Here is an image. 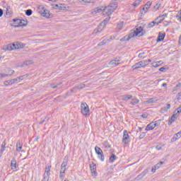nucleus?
<instances>
[{"label": "nucleus", "mask_w": 181, "mask_h": 181, "mask_svg": "<svg viewBox=\"0 0 181 181\" xmlns=\"http://www.w3.org/2000/svg\"><path fill=\"white\" fill-rule=\"evenodd\" d=\"M144 35H145L144 27L137 25L136 26L135 30L129 35H126L121 38L120 42H129V40L132 39V37H135L136 36H138V37H141V36H144Z\"/></svg>", "instance_id": "f257e3e1"}, {"label": "nucleus", "mask_w": 181, "mask_h": 181, "mask_svg": "<svg viewBox=\"0 0 181 181\" xmlns=\"http://www.w3.org/2000/svg\"><path fill=\"white\" fill-rule=\"evenodd\" d=\"M95 152L98 155V158L100 159V160H101V162H104V160H105V156H104V152H103L101 148L95 146Z\"/></svg>", "instance_id": "f03ea898"}, {"label": "nucleus", "mask_w": 181, "mask_h": 181, "mask_svg": "<svg viewBox=\"0 0 181 181\" xmlns=\"http://www.w3.org/2000/svg\"><path fill=\"white\" fill-rule=\"evenodd\" d=\"M81 110L83 115H88V112H90V109L88 108V105H87V103H81Z\"/></svg>", "instance_id": "7ed1b4c3"}, {"label": "nucleus", "mask_w": 181, "mask_h": 181, "mask_svg": "<svg viewBox=\"0 0 181 181\" xmlns=\"http://www.w3.org/2000/svg\"><path fill=\"white\" fill-rule=\"evenodd\" d=\"M67 163H69V157L65 156L61 165L60 173H66V166H67Z\"/></svg>", "instance_id": "20e7f679"}, {"label": "nucleus", "mask_w": 181, "mask_h": 181, "mask_svg": "<svg viewBox=\"0 0 181 181\" xmlns=\"http://www.w3.org/2000/svg\"><path fill=\"white\" fill-rule=\"evenodd\" d=\"M108 21H110V19L106 18L100 24L98 25L97 33H100V32L103 31L104 28H105V25L108 23Z\"/></svg>", "instance_id": "39448f33"}, {"label": "nucleus", "mask_w": 181, "mask_h": 181, "mask_svg": "<svg viewBox=\"0 0 181 181\" xmlns=\"http://www.w3.org/2000/svg\"><path fill=\"white\" fill-rule=\"evenodd\" d=\"M20 47H22L21 46V43H18V44H16V45H15V44H10V45H8L4 49V50H6V51H11V50H15V49H19Z\"/></svg>", "instance_id": "423d86ee"}, {"label": "nucleus", "mask_w": 181, "mask_h": 181, "mask_svg": "<svg viewBox=\"0 0 181 181\" xmlns=\"http://www.w3.org/2000/svg\"><path fill=\"white\" fill-rule=\"evenodd\" d=\"M115 11V10H114V8H112L110 6H105V8H103V12H105V15H107V16H110V15H112V13H114Z\"/></svg>", "instance_id": "0eeeda50"}, {"label": "nucleus", "mask_w": 181, "mask_h": 181, "mask_svg": "<svg viewBox=\"0 0 181 181\" xmlns=\"http://www.w3.org/2000/svg\"><path fill=\"white\" fill-rule=\"evenodd\" d=\"M149 172V170L146 169L144 170L141 174H139L136 178L135 180H141V179H144L146 175H148Z\"/></svg>", "instance_id": "6e6552de"}, {"label": "nucleus", "mask_w": 181, "mask_h": 181, "mask_svg": "<svg viewBox=\"0 0 181 181\" xmlns=\"http://www.w3.org/2000/svg\"><path fill=\"white\" fill-rule=\"evenodd\" d=\"M90 169L92 173V176H97V165L92 163L90 164Z\"/></svg>", "instance_id": "1a4fd4ad"}, {"label": "nucleus", "mask_w": 181, "mask_h": 181, "mask_svg": "<svg viewBox=\"0 0 181 181\" xmlns=\"http://www.w3.org/2000/svg\"><path fill=\"white\" fill-rule=\"evenodd\" d=\"M128 138H129V135H128V132L127 130H124L123 133V139H122V142L123 144H124V145L128 144Z\"/></svg>", "instance_id": "9d476101"}, {"label": "nucleus", "mask_w": 181, "mask_h": 181, "mask_svg": "<svg viewBox=\"0 0 181 181\" xmlns=\"http://www.w3.org/2000/svg\"><path fill=\"white\" fill-rule=\"evenodd\" d=\"M177 117H179L177 112H176V114L173 115L172 117L168 119V125H172V123L176 121Z\"/></svg>", "instance_id": "9b49d317"}, {"label": "nucleus", "mask_w": 181, "mask_h": 181, "mask_svg": "<svg viewBox=\"0 0 181 181\" xmlns=\"http://www.w3.org/2000/svg\"><path fill=\"white\" fill-rule=\"evenodd\" d=\"M28 22L25 20H21L19 19L18 25H15V28H21L23 26H27Z\"/></svg>", "instance_id": "f8f14e48"}, {"label": "nucleus", "mask_w": 181, "mask_h": 181, "mask_svg": "<svg viewBox=\"0 0 181 181\" xmlns=\"http://www.w3.org/2000/svg\"><path fill=\"white\" fill-rule=\"evenodd\" d=\"M10 166L12 170H14L15 172H16V169H18V164L16 163V160H15V158H13L11 160Z\"/></svg>", "instance_id": "ddd939ff"}, {"label": "nucleus", "mask_w": 181, "mask_h": 181, "mask_svg": "<svg viewBox=\"0 0 181 181\" xmlns=\"http://www.w3.org/2000/svg\"><path fill=\"white\" fill-rule=\"evenodd\" d=\"M163 163H165V162H163V161H160V163H157L156 165H154L152 168L151 172L153 173H155V172H156V170L159 169V168H160V166H162V165H163Z\"/></svg>", "instance_id": "4468645a"}, {"label": "nucleus", "mask_w": 181, "mask_h": 181, "mask_svg": "<svg viewBox=\"0 0 181 181\" xmlns=\"http://www.w3.org/2000/svg\"><path fill=\"white\" fill-rule=\"evenodd\" d=\"M119 62L120 60L119 59H112V61H110L109 62V65L110 66H112V67H115V66H119Z\"/></svg>", "instance_id": "2eb2a0df"}, {"label": "nucleus", "mask_w": 181, "mask_h": 181, "mask_svg": "<svg viewBox=\"0 0 181 181\" xmlns=\"http://www.w3.org/2000/svg\"><path fill=\"white\" fill-rule=\"evenodd\" d=\"M6 74H1L2 77H9L11 76H12V74H13V73H15V71L12 70V69H8L7 71H6Z\"/></svg>", "instance_id": "dca6fc26"}, {"label": "nucleus", "mask_w": 181, "mask_h": 181, "mask_svg": "<svg viewBox=\"0 0 181 181\" xmlns=\"http://www.w3.org/2000/svg\"><path fill=\"white\" fill-rule=\"evenodd\" d=\"M155 128H156L155 122H153L146 126V131H152V130L155 129Z\"/></svg>", "instance_id": "f3484780"}, {"label": "nucleus", "mask_w": 181, "mask_h": 181, "mask_svg": "<svg viewBox=\"0 0 181 181\" xmlns=\"http://www.w3.org/2000/svg\"><path fill=\"white\" fill-rule=\"evenodd\" d=\"M165 36H166V34L159 33L158 36L157 40H156V42L158 43H159V42H162L165 39Z\"/></svg>", "instance_id": "a211bd4d"}, {"label": "nucleus", "mask_w": 181, "mask_h": 181, "mask_svg": "<svg viewBox=\"0 0 181 181\" xmlns=\"http://www.w3.org/2000/svg\"><path fill=\"white\" fill-rule=\"evenodd\" d=\"M100 12H104V7L102 8H96L93 9L91 12L92 15H95V13H100Z\"/></svg>", "instance_id": "6ab92c4d"}, {"label": "nucleus", "mask_w": 181, "mask_h": 181, "mask_svg": "<svg viewBox=\"0 0 181 181\" xmlns=\"http://www.w3.org/2000/svg\"><path fill=\"white\" fill-rule=\"evenodd\" d=\"M166 16H168V14L164 13V14L157 17L155 21H158V19H160V21L157 23V25H159V23H161L162 21L165 20V18H166Z\"/></svg>", "instance_id": "aec40b11"}, {"label": "nucleus", "mask_w": 181, "mask_h": 181, "mask_svg": "<svg viewBox=\"0 0 181 181\" xmlns=\"http://www.w3.org/2000/svg\"><path fill=\"white\" fill-rule=\"evenodd\" d=\"M52 168V165H49L47 164L45 167V173L44 174L45 176H50V169Z\"/></svg>", "instance_id": "412c9836"}, {"label": "nucleus", "mask_w": 181, "mask_h": 181, "mask_svg": "<svg viewBox=\"0 0 181 181\" xmlns=\"http://www.w3.org/2000/svg\"><path fill=\"white\" fill-rule=\"evenodd\" d=\"M109 6L110 8H112L115 11L118 8V3L114 1H112Z\"/></svg>", "instance_id": "4be33fe9"}, {"label": "nucleus", "mask_w": 181, "mask_h": 181, "mask_svg": "<svg viewBox=\"0 0 181 181\" xmlns=\"http://www.w3.org/2000/svg\"><path fill=\"white\" fill-rule=\"evenodd\" d=\"M117 159H118V157L115 156V154H112L109 158V162L110 163H114Z\"/></svg>", "instance_id": "5701e85b"}, {"label": "nucleus", "mask_w": 181, "mask_h": 181, "mask_svg": "<svg viewBox=\"0 0 181 181\" xmlns=\"http://www.w3.org/2000/svg\"><path fill=\"white\" fill-rule=\"evenodd\" d=\"M168 110H170V104L169 103L165 105V106L161 108V112H166Z\"/></svg>", "instance_id": "b1692460"}, {"label": "nucleus", "mask_w": 181, "mask_h": 181, "mask_svg": "<svg viewBox=\"0 0 181 181\" xmlns=\"http://www.w3.org/2000/svg\"><path fill=\"white\" fill-rule=\"evenodd\" d=\"M132 95H124L122 96V101H129V100L132 99Z\"/></svg>", "instance_id": "393cba45"}, {"label": "nucleus", "mask_w": 181, "mask_h": 181, "mask_svg": "<svg viewBox=\"0 0 181 181\" xmlns=\"http://www.w3.org/2000/svg\"><path fill=\"white\" fill-rule=\"evenodd\" d=\"M142 67V65L141 64V62L136 63L134 65L132 66V69L133 70H136L137 69H141Z\"/></svg>", "instance_id": "a878e982"}, {"label": "nucleus", "mask_w": 181, "mask_h": 181, "mask_svg": "<svg viewBox=\"0 0 181 181\" xmlns=\"http://www.w3.org/2000/svg\"><path fill=\"white\" fill-rule=\"evenodd\" d=\"M22 148H23V144L21 143V141H18L16 144V151L17 152H19L20 151H22Z\"/></svg>", "instance_id": "bb28decb"}, {"label": "nucleus", "mask_w": 181, "mask_h": 181, "mask_svg": "<svg viewBox=\"0 0 181 181\" xmlns=\"http://www.w3.org/2000/svg\"><path fill=\"white\" fill-rule=\"evenodd\" d=\"M181 87V83H178L173 88V94H176V93H177V90H179V88H180Z\"/></svg>", "instance_id": "cd10ccee"}, {"label": "nucleus", "mask_w": 181, "mask_h": 181, "mask_svg": "<svg viewBox=\"0 0 181 181\" xmlns=\"http://www.w3.org/2000/svg\"><path fill=\"white\" fill-rule=\"evenodd\" d=\"M141 2H142V0H136L134 3L132 4V6H134V8H136V6H139Z\"/></svg>", "instance_id": "c85d7f7f"}, {"label": "nucleus", "mask_w": 181, "mask_h": 181, "mask_svg": "<svg viewBox=\"0 0 181 181\" xmlns=\"http://www.w3.org/2000/svg\"><path fill=\"white\" fill-rule=\"evenodd\" d=\"M103 145L105 146V149H110L111 148V144H110L107 141H104Z\"/></svg>", "instance_id": "c756f323"}, {"label": "nucleus", "mask_w": 181, "mask_h": 181, "mask_svg": "<svg viewBox=\"0 0 181 181\" xmlns=\"http://www.w3.org/2000/svg\"><path fill=\"white\" fill-rule=\"evenodd\" d=\"M130 104L132 105H136V104H139V100L136 98L132 99Z\"/></svg>", "instance_id": "7c9ffc66"}, {"label": "nucleus", "mask_w": 181, "mask_h": 181, "mask_svg": "<svg viewBox=\"0 0 181 181\" xmlns=\"http://www.w3.org/2000/svg\"><path fill=\"white\" fill-rule=\"evenodd\" d=\"M140 64H141V67H146L148 66V60L140 61Z\"/></svg>", "instance_id": "2f4dec72"}, {"label": "nucleus", "mask_w": 181, "mask_h": 181, "mask_svg": "<svg viewBox=\"0 0 181 181\" xmlns=\"http://www.w3.org/2000/svg\"><path fill=\"white\" fill-rule=\"evenodd\" d=\"M180 137H181V131L180 132L175 134L174 135V137L173 138V139H175V141H176V139H179V138H180Z\"/></svg>", "instance_id": "473e14b6"}, {"label": "nucleus", "mask_w": 181, "mask_h": 181, "mask_svg": "<svg viewBox=\"0 0 181 181\" xmlns=\"http://www.w3.org/2000/svg\"><path fill=\"white\" fill-rule=\"evenodd\" d=\"M6 146V142L3 141L1 144V153H4V151H5Z\"/></svg>", "instance_id": "72a5a7b5"}, {"label": "nucleus", "mask_w": 181, "mask_h": 181, "mask_svg": "<svg viewBox=\"0 0 181 181\" xmlns=\"http://www.w3.org/2000/svg\"><path fill=\"white\" fill-rule=\"evenodd\" d=\"M4 86H12V84L13 83L12 82V79H11V80L4 81Z\"/></svg>", "instance_id": "f704fd0d"}, {"label": "nucleus", "mask_w": 181, "mask_h": 181, "mask_svg": "<svg viewBox=\"0 0 181 181\" xmlns=\"http://www.w3.org/2000/svg\"><path fill=\"white\" fill-rule=\"evenodd\" d=\"M32 13H33V11H32V9H28V10H26V11H25V15H26L27 16H32Z\"/></svg>", "instance_id": "c9c22d12"}, {"label": "nucleus", "mask_w": 181, "mask_h": 181, "mask_svg": "<svg viewBox=\"0 0 181 181\" xmlns=\"http://www.w3.org/2000/svg\"><path fill=\"white\" fill-rule=\"evenodd\" d=\"M41 15L42 16H45V18H49V13H47V11L44 10L42 13H41Z\"/></svg>", "instance_id": "e433bc0d"}, {"label": "nucleus", "mask_w": 181, "mask_h": 181, "mask_svg": "<svg viewBox=\"0 0 181 181\" xmlns=\"http://www.w3.org/2000/svg\"><path fill=\"white\" fill-rule=\"evenodd\" d=\"M158 23L155 21H152L151 23H148V29H151L155 26V25H157Z\"/></svg>", "instance_id": "4c0bfd02"}, {"label": "nucleus", "mask_w": 181, "mask_h": 181, "mask_svg": "<svg viewBox=\"0 0 181 181\" xmlns=\"http://www.w3.org/2000/svg\"><path fill=\"white\" fill-rule=\"evenodd\" d=\"M11 81H12L13 84H18V83H21V81H19V78L18 77L16 78L11 79Z\"/></svg>", "instance_id": "58836bf2"}, {"label": "nucleus", "mask_w": 181, "mask_h": 181, "mask_svg": "<svg viewBox=\"0 0 181 181\" xmlns=\"http://www.w3.org/2000/svg\"><path fill=\"white\" fill-rule=\"evenodd\" d=\"M144 8H146V11L144 12L141 11V15H144L145 13H146V11H148V9H149L151 7L145 4Z\"/></svg>", "instance_id": "ea45409f"}, {"label": "nucleus", "mask_w": 181, "mask_h": 181, "mask_svg": "<svg viewBox=\"0 0 181 181\" xmlns=\"http://www.w3.org/2000/svg\"><path fill=\"white\" fill-rule=\"evenodd\" d=\"M122 26H124V22L122 21L120 22L118 25H117V29L118 30H121V29H122Z\"/></svg>", "instance_id": "a19ab883"}, {"label": "nucleus", "mask_w": 181, "mask_h": 181, "mask_svg": "<svg viewBox=\"0 0 181 181\" xmlns=\"http://www.w3.org/2000/svg\"><path fill=\"white\" fill-rule=\"evenodd\" d=\"M160 122H162V119H158L156 122H154V126L156 127H159L160 125Z\"/></svg>", "instance_id": "79ce46f5"}, {"label": "nucleus", "mask_w": 181, "mask_h": 181, "mask_svg": "<svg viewBox=\"0 0 181 181\" xmlns=\"http://www.w3.org/2000/svg\"><path fill=\"white\" fill-rule=\"evenodd\" d=\"M84 87H86V85L84 83H81L80 85L76 86V88H78V90H83Z\"/></svg>", "instance_id": "37998d69"}, {"label": "nucleus", "mask_w": 181, "mask_h": 181, "mask_svg": "<svg viewBox=\"0 0 181 181\" xmlns=\"http://www.w3.org/2000/svg\"><path fill=\"white\" fill-rule=\"evenodd\" d=\"M162 148H163V145L162 144H158L156 146V149H157V151H162Z\"/></svg>", "instance_id": "c03bdc74"}, {"label": "nucleus", "mask_w": 181, "mask_h": 181, "mask_svg": "<svg viewBox=\"0 0 181 181\" xmlns=\"http://www.w3.org/2000/svg\"><path fill=\"white\" fill-rule=\"evenodd\" d=\"M95 1V0H82V2H85L86 4H93Z\"/></svg>", "instance_id": "a18cd8bd"}, {"label": "nucleus", "mask_w": 181, "mask_h": 181, "mask_svg": "<svg viewBox=\"0 0 181 181\" xmlns=\"http://www.w3.org/2000/svg\"><path fill=\"white\" fill-rule=\"evenodd\" d=\"M153 103H155V100H153V98L148 99L146 101V104H153Z\"/></svg>", "instance_id": "49530a36"}, {"label": "nucleus", "mask_w": 181, "mask_h": 181, "mask_svg": "<svg viewBox=\"0 0 181 181\" xmlns=\"http://www.w3.org/2000/svg\"><path fill=\"white\" fill-rule=\"evenodd\" d=\"M145 136H146V133L143 132L139 135V139H144V138H145Z\"/></svg>", "instance_id": "de8ad7c7"}, {"label": "nucleus", "mask_w": 181, "mask_h": 181, "mask_svg": "<svg viewBox=\"0 0 181 181\" xmlns=\"http://www.w3.org/2000/svg\"><path fill=\"white\" fill-rule=\"evenodd\" d=\"M152 66L154 67L155 69H156V67H159V66H160V64L156 63V62H153L151 64Z\"/></svg>", "instance_id": "09e8293b"}, {"label": "nucleus", "mask_w": 181, "mask_h": 181, "mask_svg": "<svg viewBox=\"0 0 181 181\" xmlns=\"http://www.w3.org/2000/svg\"><path fill=\"white\" fill-rule=\"evenodd\" d=\"M50 176L49 175H44V178L42 181H49Z\"/></svg>", "instance_id": "8fccbe9b"}, {"label": "nucleus", "mask_w": 181, "mask_h": 181, "mask_svg": "<svg viewBox=\"0 0 181 181\" xmlns=\"http://www.w3.org/2000/svg\"><path fill=\"white\" fill-rule=\"evenodd\" d=\"M11 7L8 6L6 8V15H12V12L11 11H9V9H10Z\"/></svg>", "instance_id": "3c124183"}, {"label": "nucleus", "mask_w": 181, "mask_h": 181, "mask_svg": "<svg viewBox=\"0 0 181 181\" xmlns=\"http://www.w3.org/2000/svg\"><path fill=\"white\" fill-rule=\"evenodd\" d=\"M33 62L32 61H25L24 62V64H25L26 66H29V64H32Z\"/></svg>", "instance_id": "603ef678"}, {"label": "nucleus", "mask_w": 181, "mask_h": 181, "mask_svg": "<svg viewBox=\"0 0 181 181\" xmlns=\"http://www.w3.org/2000/svg\"><path fill=\"white\" fill-rule=\"evenodd\" d=\"M158 70H159V71H162L163 73H165V71H166V68L163 66V67L160 68Z\"/></svg>", "instance_id": "864d4df0"}, {"label": "nucleus", "mask_w": 181, "mask_h": 181, "mask_svg": "<svg viewBox=\"0 0 181 181\" xmlns=\"http://www.w3.org/2000/svg\"><path fill=\"white\" fill-rule=\"evenodd\" d=\"M142 118H148V113L144 112L141 115Z\"/></svg>", "instance_id": "5fc2aeb1"}, {"label": "nucleus", "mask_w": 181, "mask_h": 181, "mask_svg": "<svg viewBox=\"0 0 181 181\" xmlns=\"http://www.w3.org/2000/svg\"><path fill=\"white\" fill-rule=\"evenodd\" d=\"M177 101H180V100H181V92L177 93Z\"/></svg>", "instance_id": "6e6d98bb"}, {"label": "nucleus", "mask_w": 181, "mask_h": 181, "mask_svg": "<svg viewBox=\"0 0 181 181\" xmlns=\"http://www.w3.org/2000/svg\"><path fill=\"white\" fill-rule=\"evenodd\" d=\"M160 6V4H157L156 6H154V9L156 11H158V9H159Z\"/></svg>", "instance_id": "4d7b16f0"}, {"label": "nucleus", "mask_w": 181, "mask_h": 181, "mask_svg": "<svg viewBox=\"0 0 181 181\" xmlns=\"http://www.w3.org/2000/svg\"><path fill=\"white\" fill-rule=\"evenodd\" d=\"M177 113L179 115L181 112V105L176 109Z\"/></svg>", "instance_id": "13d9d810"}, {"label": "nucleus", "mask_w": 181, "mask_h": 181, "mask_svg": "<svg viewBox=\"0 0 181 181\" xmlns=\"http://www.w3.org/2000/svg\"><path fill=\"white\" fill-rule=\"evenodd\" d=\"M64 173H60L59 175V179H62V180H63V179H64Z\"/></svg>", "instance_id": "bf43d9fd"}, {"label": "nucleus", "mask_w": 181, "mask_h": 181, "mask_svg": "<svg viewBox=\"0 0 181 181\" xmlns=\"http://www.w3.org/2000/svg\"><path fill=\"white\" fill-rule=\"evenodd\" d=\"M144 54H145V52L140 53V54H139L138 57H139L141 59V58L144 57Z\"/></svg>", "instance_id": "052dcab7"}, {"label": "nucleus", "mask_w": 181, "mask_h": 181, "mask_svg": "<svg viewBox=\"0 0 181 181\" xmlns=\"http://www.w3.org/2000/svg\"><path fill=\"white\" fill-rule=\"evenodd\" d=\"M47 121V117H45L42 121L40 122V124H42L44 122H46Z\"/></svg>", "instance_id": "680f3d73"}, {"label": "nucleus", "mask_w": 181, "mask_h": 181, "mask_svg": "<svg viewBox=\"0 0 181 181\" xmlns=\"http://www.w3.org/2000/svg\"><path fill=\"white\" fill-rule=\"evenodd\" d=\"M4 15V10L0 8V18H2V16Z\"/></svg>", "instance_id": "e2e57ef3"}, {"label": "nucleus", "mask_w": 181, "mask_h": 181, "mask_svg": "<svg viewBox=\"0 0 181 181\" xmlns=\"http://www.w3.org/2000/svg\"><path fill=\"white\" fill-rule=\"evenodd\" d=\"M23 77H25V75L18 77V78H19V81H22V80H23Z\"/></svg>", "instance_id": "0e129e2a"}, {"label": "nucleus", "mask_w": 181, "mask_h": 181, "mask_svg": "<svg viewBox=\"0 0 181 181\" xmlns=\"http://www.w3.org/2000/svg\"><path fill=\"white\" fill-rule=\"evenodd\" d=\"M144 129V127H139L138 129L136 130V132H141Z\"/></svg>", "instance_id": "69168bd1"}, {"label": "nucleus", "mask_w": 181, "mask_h": 181, "mask_svg": "<svg viewBox=\"0 0 181 181\" xmlns=\"http://www.w3.org/2000/svg\"><path fill=\"white\" fill-rule=\"evenodd\" d=\"M146 5H148V6H149L151 8V5H152V3H151V1H148Z\"/></svg>", "instance_id": "338daca9"}, {"label": "nucleus", "mask_w": 181, "mask_h": 181, "mask_svg": "<svg viewBox=\"0 0 181 181\" xmlns=\"http://www.w3.org/2000/svg\"><path fill=\"white\" fill-rule=\"evenodd\" d=\"M54 9H59V5L58 4L54 5Z\"/></svg>", "instance_id": "774afa93"}]
</instances>
